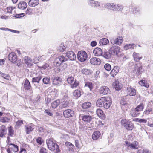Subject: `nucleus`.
<instances>
[{
  "label": "nucleus",
  "instance_id": "25",
  "mask_svg": "<svg viewBox=\"0 0 153 153\" xmlns=\"http://www.w3.org/2000/svg\"><path fill=\"white\" fill-rule=\"evenodd\" d=\"M6 129L5 126L3 125L1 126L0 130V137H3L6 134Z\"/></svg>",
  "mask_w": 153,
  "mask_h": 153
},
{
  "label": "nucleus",
  "instance_id": "8",
  "mask_svg": "<svg viewBox=\"0 0 153 153\" xmlns=\"http://www.w3.org/2000/svg\"><path fill=\"white\" fill-rule=\"evenodd\" d=\"M100 93L104 95L108 94L110 93L109 88L106 86H103L100 88Z\"/></svg>",
  "mask_w": 153,
  "mask_h": 153
},
{
  "label": "nucleus",
  "instance_id": "21",
  "mask_svg": "<svg viewBox=\"0 0 153 153\" xmlns=\"http://www.w3.org/2000/svg\"><path fill=\"white\" fill-rule=\"evenodd\" d=\"M63 115L65 117L68 118L73 115L74 111L70 110H67L64 111Z\"/></svg>",
  "mask_w": 153,
  "mask_h": 153
},
{
  "label": "nucleus",
  "instance_id": "60",
  "mask_svg": "<svg viewBox=\"0 0 153 153\" xmlns=\"http://www.w3.org/2000/svg\"><path fill=\"white\" fill-rule=\"evenodd\" d=\"M39 153H47L46 149L43 147L41 148L40 149Z\"/></svg>",
  "mask_w": 153,
  "mask_h": 153
},
{
  "label": "nucleus",
  "instance_id": "24",
  "mask_svg": "<svg viewBox=\"0 0 153 153\" xmlns=\"http://www.w3.org/2000/svg\"><path fill=\"white\" fill-rule=\"evenodd\" d=\"M62 79L60 77H55L53 79V84L55 85H60L61 83Z\"/></svg>",
  "mask_w": 153,
  "mask_h": 153
},
{
  "label": "nucleus",
  "instance_id": "40",
  "mask_svg": "<svg viewBox=\"0 0 153 153\" xmlns=\"http://www.w3.org/2000/svg\"><path fill=\"white\" fill-rule=\"evenodd\" d=\"M0 74L1 77L4 79L8 80L9 79L10 76L9 75L2 73L0 71Z\"/></svg>",
  "mask_w": 153,
  "mask_h": 153
},
{
  "label": "nucleus",
  "instance_id": "62",
  "mask_svg": "<svg viewBox=\"0 0 153 153\" xmlns=\"http://www.w3.org/2000/svg\"><path fill=\"white\" fill-rule=\"evenodd\" d=\"M45 114H47L49 116H52L53 114L51 112L49 111L48 110H46L45 111Z\"/></svg>",
  "mask_w": 153,
  "mask_h": 153
},
{
  "label": "nucleus",
  "instance_id": "14",
  "mask_svg": "<svg viewBox=\"0 0 153 153\" xmlns=\"http://www.w3.org/2000/svg\"><path fill=\"white\" fill-rule=\"evenodd\" d=\"M66 56L71 60L75 59L76 55L72 51H69L66 53Z\"/></svg>",
  "mask_w": 153,
  "mask_h": 153
},
{
  "label": "nucleus",
  "instance_id": "1",
  "mask_svg": "<svg viewBox=\"0 0 153 153\" xmlns=\"http://www.w3.org/2000/svg\"><path fill=\"white\" fill-rule=\"evenodd\" d=\"M46 144L49 149L55 153H58L60 151L59 146L54 142L51 139H48L46 140Z\"/></svg>",
  "mask_w": 153,
  "mask_h": 153
},
{
  "label": "nucleus",
  "instance_id": "18",
  "mask_svg": "<svg viewBox=\"0 0 153 153\" xmlns=\"http://www.w3.org/2000/svg\"><path fill=\"white\" fill-rule=\"evenodd\" d=\"M93 53L96 56H100L103 53L102 50L98 47L95 48L94 50Z\"/></svg>",
  "mask_w": 153,
  "mask_h": 153
},
{
  "label": "nucleus",
  "instance_id": "9",
  "mask_svg": "<svg viewBox=\"0 0 153 153\" xmlns=\"http://www.w3.org/2000/svg\"><path fill=\"white\" fill-rule=\"evenodd\" d=\"M109 50L112 54L117 55L120 52V47L118 46L114 45Z\"/></svg>",
  "mask_w": 153,
  "mask_h": 153
},
{
  "label": "nucleus",
  "instance_id": "20",
  "mask_svg": "<svg viewBox=\"0 0 153 153\" xmlns=\"http://www.w3.org/2000/svg\"><path fill=\"white\" fill-rule=\"evenodd\" d=\"M25 62L28 67H30L33 64V62L32 59L28 57H25L24 59Z\"/></svg>",
  "mask_w": 153,
  "mask_h": 153
},
{
  "label": "nucleus",
  "instance_id": "51",
  "mask_svg": "<svg viewBox=\"0 0 153 153\" xmlns=\"http://www.w3.org/2000/svg\"><path fill=\"white\" fill-rule=\"evenodd\" d=\"M152 108H147L144 112V114H149L150 112L152 111Z\"/></svg>",
  "mask_w": 153,
  "mask_h": 153
},
{
  "label": "nucleus",
  "instance_id": "45",
  "mask_svg": "<svg viewBox=\"0 0 153 153\" xmlns=\"http://www.w3.org/2000/svg\"><path fill=\"white\" fill-rule=\"evenodd\" d=\"M85 87H88L90 91H91L93 88L92 83L91 82H87L85 84Z\"/></svg>",
  "mask_w": 153,
  "mask_h": 153
},
{
  "label": "nucleus",
  "instance_id": "30",
  "mask_svg": "<svg viewBox=\"0 0 153 153\" xmlns=\"http://www.w3.org/2000/svg\"><path fill=\"white\" fill-rule=\"evenodd\" d=\"M27 3L25 2H21L18 4V8L21 10L25 9L27 7Z\"/></svg>",
  "mask_w": 153,
  "mask_h": 153
},
{
  "label": "nucleus",
  "instance_id": "48",
  "mask_svg": "<svg viewBox=\"0 0 153 153\" xmlns=\"http://www.w3.org/2000/svg\"><path fill=\"white\" fill-rule=\"evenodd\" d=\"M120 58L122 63H123L127 59L126 56L124 55H121Z\"/></svg>",
  "mask_w": 153,
  "mask_h": 153
},
{
  "label": "nucleus",
  "instance_id": "33",
  "mask_svg": "<svg viewBox=\"0 0 153 153\" xmlns=\"http://www.w3.org/2000/svg\"><path fill=\"white\" fill-rule=\"evenodd\" d=\"M24 88L26 90H29L31 87L30 83L28 80L26 79L24 83Z\"/></svg>",
  "mask_w": 153,
  "mask_h": 153
},
{
  "label": "nucleus",
  "instance_id": "59",
  "mask_svg": "<svg viewBox=\"0 0 153 153\" xmlns=\"http://www.w3.org/2000/svg\"><path fill=\"white\" fill-rule=\"evenodd\" d=\"M82 93V89H77V97H80Z\"/></svg>",
  "mask_w": 153,
  "mask_h": 153
},
{
  "label": "nucleus",
  "instance_id": "49",
  "mask_svg": "<svg viewBox=\"0 0 153 153\" xmlns=\"http://www.w3.org/2000/svg\"><path fill=\"white\" fill-rule=\"evenodd\" d=\"M143 106H137L135 108V111L137 112L141 111L143 110Z\"/></svg>",
  "mask_w": 153,
  "mask_h": 153
},
{
  "label": "nucleus",
  "instance_id": "28",
  "mask_svg": "<svg viewBox=\"0 0 153 153\" xmlns=\"http://www.w3.org/2000/svg\"><path fill=\"white\" fill-rule=\"evenodd\" d=\"M38 0H30L28 2L29 6L31 7H34L37 6L39 3Z\"/></svg>",
  "mask_w": 153,
  "mask_h": 153
},
{
  "label": "nucleus",
  "instance_id": "41",
  "mask_svg": "<svg viewBox=\"0 0 153 153\" xmlns=\"http://www.w3.org/2000/svg\"><path fill=\"white\" fill-rule=\"evenodd\" d=\"M10 120V119L7 117H1L0 118V121L1 122L3 123L8 122Z\"/></svg>",
  "mask_w": 153,
  "mask_h": 153
},
{
  "label": "nucleus",
  "instance_id": "46",
  "mask_svg": "<svg viewBox=\"0 0 153 153\" xmlns=\"http://www.w3.org/2000/svg\"><path fill=\"white\" fill-rule=\"evenodd\" d=\"M66 47L62 44H61L59 47L58 49L60 52L64 51L66 48Z\"/></svg>",
  "mask_w": 153,
  "mask_h": 153
},
{
  "label": "nucleus",
  "instance_id": "56",
  "mask_svg": "<svg viewBox=\"0 0 153 153\" xmlns=\"http://www.w3.org/2000/svg\"><path fill=\"white\" fill-rule=\"evenodd\" d=\"M14 134L13 131L11 128V126L9 128L8 135L10 136H12Z\"/></svg>",
  "mask_w": 153,
  "mask_h": 153
},
{
  "label": "nucleus",
  "instance_id": "38",
  "mask_svg": "<svg viewBox=\"0 0 153 153\" xmlns=\"http://www.w3.org/2000/svg\"><path fill=\"white\" fill-rule=\"evenodd\" d=\"M139 83L142 86H143L146 87H148L149 85L147 83V81L146 80H141L139 82Z\"/></svg>",
  "mask_w": 153,
  "mask_h": 153
},
{
  "label": "nucleus",
  "instance_id": "61",
  "mask_svg": "<svg viewBox=\"0 0 153 153\" xmlns=\"http://www.w3.org/2000/svg\"><path fill=\"white\" fill-rule=\"evenodd\" d=\"M97 42L95 41H92L90 43V45L92 47L95 46L97 45Z\"/></svg>",
  "mask_w": 153,
  "mask_h": 153
},
{
  "label": "nucleus",
  "instance_id": "22",
  "mask_svg": "<svg viewBox=\"0 0 153 153\" xmlns=\"http://www.w3.org/2000/svg\"><path fill=\"white\" fill-rule=\"evenodd\" d=\"M97 115L101 118L104 119L106 118V116L104 114L103 111L100 109H97L96 111Z\"/></svg>",
  "mask_w": 153,
  "mask_h": 153
},
{
  "label": "nucleus",
  "instance_id": "6",
  "mask_svg": "<svg viewBox=\"0 0 153 153\" xmlns=\"http://www.w3.org/2000/svg\"><path fill=\"white\" fill-rule=\"evenodd\" d=\"M110 42L112 44H116L119 45L123 42V38L122 36H119L116 38H112L110 40Z\"/></svg>",
  "mask_w": 153,
  "mask_h": 153
},
{
  "label": "nucleus",
  "instance_id": "42",
  "mask_svg": "<svg viewBox=\"0 0 153 153\" xmlns=\"http://www.w3.org/2000/svg\"><path fill=\"white\" fill-rule=\"evenodd\" d=\"M111 99L110 97L105 98V105H111L112 103Z\"/></svg>",
  "mask_w": 153,
  "mask_h": 153
},
{
  "label": "nucleus",
  "instance_id": "23",
  "mask_svg": "<svg viewBox=\"0 0 153 153\" xmlns=\"http://www.w3.org/2000/svg\"><path fill=\"white\" fill-rule=\"evenodd\" d=\"M101 136V133L99 131H95L94 132L92 136V139L94 140H98Z\"/></svg>",
  "mask_w": 153,
  "mask_h": 153
},
{
  "label": "nucleus",
  "instance_id": "4",
  "mask_svg": "<svg viewBox=\"0 0 153 153\" xmlns=\"http://www.w3.org/2000/svg\"><path fill=\"white\" fill-rule=\"evenodd\" d=\"M126 146L127 149H136L139 147V143L137 141H134L130 143L127 140L125 141Z\"/></svg>",
  "mask_w": 153,
  "mask_h": 153
},
{
  "label": "nucleus",
  "instance_id": "53",
  "mask_svg": "<svg viewBox=\"0 0 153 153\" xmlns=\"http://www.w3.org/2000/svg\"><path fill=\"white\" fill-rule=\"evenodd\" d=\"M60 62L58 59L56 58L54 62V65L56 66H58L62 63H60Z\"/></svg>",
  "mask_w": 153,
  "mask_h": 153
},
{
  "label": "nucleus",
  "instance_id": "5",
  "mask_svg": "<svg viewBox=\"0 0 153 153\" xmlns=\"http://www.w3.org/2000/svg\"><path fill=\"white\" fill-rule=\"evenodd\" d=\"M87 3L89 6L93 8H97L100 5L99 2L93 0H88Z\"/></svg>",
  "mask_w": 153,
  "mask_h": 153
},
{
  "label": "nucleus",
  "instance_id": "19",
  "mask_svg": "<svg viewBox=\"0 0 153 153\" xmlns=\"http://www.w3.org/2000/svg\"><path fill=\"white\" fill-rule=\"evenodd\" d=\"M132 56L134 60L136 62H139L142 58V56L140 53L136 52L133 53Z\"/></svg>",
  "mask_w": 153,
  "mask_h": 153
},
{
  "label": "nucleus",
  "instance_id": "52",
  "mask_svg": "<svg viewBox=\"0 0 153 153\" xmlns=\"http://www.w3.org/2000/svg\"><path fill=\"white\" fill-rule=\"evenodd\" d=\"M104 68L106 70L108 71H109L111 69V66L108 63L105 64L104 66Z\"/></svg>",
  "mask_w": 153,
  "mask_h": 153
},
{
  "label": "nucleus",
  "instance_id": "58",
  "mask_svg": "<svg viewBox=\"0 0 153 153\" xmlns=\"http://www.w3.org/2000/svg\"><path fill=\"white\" fill-rule=\"evenodd\" d=\"M120 104L121 105H126L127 103L125 99H122L120 102Z\"/></svg>",
  "mask_w": 153,
  "mask_h": 153
},
{
  "label": "nucleus",
  "instance_id": "36",
  "mask_svg": "<svg viewBox=\"0 0 153 153\" xmlns=\"http://www.w3.org/2000/svg\"><path fill=\"white\" fill-rule=\"evenodd\" d=\"M109 42V41L108 39L106 38H103L100 40L99 43L100 45H104L107 44Z\"/></svg>",
  "mask_w": 153,
  "mask_h": 153
},
{
  "label": "nucleus",
  "instance_id": "12",
  "mask_svg": "<svg viewBox=\"0 0 153 153\" xmlns=\"http://www.w3.org/2000/svg\"><path fill=\"white\" fill-rule=\"evenodd\" d=\"M90 62L91 64L98 65L100 64L101 61L99 58L97 57H93L90 59Z\"/></svg>",
  "mask_w": 153,
  "mask_h": 153
},
{
  "label": "nucleus",
  "instance_id": "13",
  "mask_svg": "<svg viewBox=\"0 0 153 153\" xmlns=\"http://www.w3.org/2000/svg\"><path fill=\"white\" fill-rule=\"evenodd\" d=\"M113 85L114 88L117 91L120 90L122 87L121 83L118 80L113 82Z\"/></svg>",
  "mask_w": 153,
  "mask_h": 153
},
{
  "label": "nucleus",
  "instance_id": "16",
  "mask_svg": "<svg viewBox=\"0 0 153 153\" xmlns=\"http://www.w3.org/2000/svg\"><path fill=\"white\" fill-rule=\"evenodd\" d=\"M102 56L107 59H110L112 57V53L109 50L108 51H105L102 53Z\"/></svg>",
  "mask_w": 153,
  "mask_h": 153
},
{
  "label": "nucleus",
  "instance_id": "64",
  "mask_svg": "<svg viewBox=\"0 0 153 153\" xmlns=\"http://www.w3.org/2000/svg\"><path fill=\"white\" fill-rule=\"evenodd\" d=\"M26 150L24 148H22L21 149V150L19 153H26Z\"/></svg>",
  "mask_w": 153,
  "mask_h": 153
},
{
  "label": "nucleus",
  "instance_id": "31",
  "mask_svg": "<svg viewBox=\"0 0 153 153\" xmlns=\"http://www.w3.org/2000/svg\"><path fill=\"white\" fill-rule=\"evenodd\" d=\"M68 104V102L65 101V103L60 102V100H57L55 101H54L52 103L51 105H64L65 104L66 105Z\"/></svg>",
  "mask_w": 153,
  "mask_h": 153
},
{
  "label": "nucleus",
  "instance_id": "10",
  "mask_svg": "<svg viewBox=\"0 0 153 153\" xmlns=\"http://www.w3.org/2000/svg\"><path fill=\"white\" fill-rule=\"evenodd\" d=\"M115 3H108L104 4V7L105 8L114 12H115Z\"/></svg>",
  "mask_w": 153,
  "mask_h": 153
},
{
  "label": "nucleus",
  "instance_id": "47",
  "mask_svg": "<svg viewBox=\"0 0 153 153\" xmlns=\"http://www.w3.org/2000/svg\"><path fill=\"white\" fill-rule=\"evenodd\" d=\"M43 82L45 84H48L50 81V78L48 77H46L43 79Z\"/></svg>",
  "mask_w": 153,
  "mask_h": 153
},
{
  "label": "nucleus",
  "instance_id": "35",
  "mask_svg": "<svg viewBox=\"0 0 153 153\" xmlns=\"http://www.w3.org/2000/svg\"><path fill=\"white\" fill-rule=\"evenodd\" d=\"M81 72L85 75H90L92 73V71L87 69H83L81 70Z\"/></svg>",
  "mask_w": 153,
  "mask_h": 153
},
{
  "label": "nucleus",
  "instance_id": "2",
  "mask_svg": "<svg viewBox=\"0 0 153 153\" xmlns=\"http://www.w3.org/2000/svg\"><path fill=\"white\" fill-rule=\"evenodd\" d=\"M121 125L128 130H132L134 128L133 123L131 121L126 119H123L121 121Z\"/></svg>",
  "mask_w": 153,
  "mask_h": 153
},
{
  "label": "nucleus",
  "instance_id": "17",
  "mask_svg": "<svg viewBox=\"0 0 153 153\" xmlns=\"http://www.w3.org/2000/svg\"><path fill=\"white\" fill-rule=\"evenodd\" d=\"M81 118L83 121L85 122H90L91 121L92 118L89 115H83L81 116Z\"/></svg>",
  "mask_w": 153,
  "mask_h": 153
},
{
  "label": "nucleus",
  "instance_id": "55",
  "mask_svg": "<svg viewBox=\"0 0 153 153\" xmlns=\"http://www.w3.org/2000/svg\"><path fill=\"white\" fill-rule=\"evenodd\" d=\"M49 66V65L47 63L43 65H39L38 67L40 68L45 69Z\"/></svg>",
  "mask_w": 153,
  "mask_h": 153
},
{
  "label": "nucleus",
  "instance_id": "43",
  "mask_svg": "<svg viewBox=\"0 0 153 153\" xmlns=\"http://www.w3.org/2000/svg\"><path fill=\"white\" fill-rule=\"evenodd\" d=\"M9 145L12 146V149H13V151L16 152L18 150V147L17 146L13 144H8Z\"/></svg>",
  "mask_w": 153,
  "mask_h": 153
},
{
  "label": "nucleus",
  "instance_id": "37",
  "mask_svg": "<svg viewBox=\"0 0 153 153\" xmlns=\"http://www.w3.org/2000/svg\"><path fill=\"white\" fill-rule=\"evenodd\" d=\"M140 9L138 7H134L133 10V13L134 15L140 14Z\"/></svg>",
  "mask_w": 153,
  "mask_h": 153
},
{
  "label": "nucleus",
  "instance_id": "39",
  "mask_svg": "<svg viewBox=\"0 0 153 153\" xmlns=\"http://www.w3.org/2000/svg\"><path fill=\"white\" fill-rule=\"evenodd\" d=\"M65 145L69 150L72 151L73 150L74 146L71 143L67 142L65 143Z\"/></svg>",
  "mask_w": 153,
  "mask_h": 153
},
{
  "label": "nucleus",
  "instance_id": "63",
  "mask_svg": "<svg viewBox=\"0 0 153 153\" xmlns=\"http://www.w3.org/2000/svg\"><path fill=\"white\" fill-rule=\"evenodd\" d=\"M128 27L130 28H133L134 27V25L131 23V22H129L128 23Z\"/></svg>",
  "mask_w": 153,
  "mask_h": 153
},
{
  "label": "nucleus",
  "instance_id": "50",
  "mask_svg": "<svg viewBox=\"0 0 153 153\" xmlns=\"http://www.w3.org/2000/svg\"><path fill=\"white\" fill-rule=\"evenodd\" d=\"M23 124L22 120H18L16 123V128H19Z\"/></svg>",
  "mask_w": 153,
  "mask_h": 153
},
{
  "label": "nucleus",
  "instance_id": "27",
  "mask_svg": "<svg viewBox=\"0 0 153 153\" xmlns=\"http://www.w3.org/2000/svg\"><path fill=\"white\" fill-rule=\"evenodd\" d=\"M26 133L27 134H29L34 129V125L31 124L26 126Z\"/></svg>",
  "mask_w": 153,
  "mask_h": 153
},
{
  "label": "nucleus",
  "instance_id": "15",
  "mask_svg": "<svg viewBox=\"0 0 153 153\" xmlns=\"http://www.w3.org/2000/svg\"><path fill=\"white\" fill-rule=\"evenodd\" d=\"M127 92L130 96H133L136 94V90L131 86L129 87L127 89Z\"/></svg>",
  "mask_w": 153,
  "mask_h": 153
},
{
  "label": "nucleus",
  "instance_id": "26",
  "mask_svg": "<svg viewBox=\"0 0 153 153\" xmlns=\"http://www.w3.org/2000/svg\"><path fill=\"white\" fill-rule=\"evenodd\" d=\"M105 97H101L97 100L96 105H105Z\"/></svg>",
  "mask_w": 153,
  "mask_h": 153
},
{
  "label": "nucleus",
  "instance_id": "44",
  "mask_svg": "<svg viewBox=\"0 0 153 153\" xmlns=\"http://www.w3.org/2000/svg\"><path fill=\"white\" fill-rule=\"evenodd\" d=\"M57 58L60 62L62 63L64 62H65L67 60V59L65 58L64 56H61Z\"/></svg>",
  "mask_w": 153,
  "mask_h": 153
},
{
  "label": "nucleus",
  "instance_id": "11",
  "mask_svg": "<svg viewBox=\"0 0 153 153\" xmlns=\"http://www.w3.org/2000/svg\"><path fill=\"white\" fill-rule=\"evenodd\" d=\"M42 73L40 72H38L36 74V76L33 77L32 78V82H37L39 83V81L42 78L41 75Z\"/></svg>",
  "mask_w": 153,
  "mask_h": 153
},
{
  "label": "nucleus",
  "instance_id": "54",
  "mask_svg": "<svg viewBox=\"0 0 153 153\" xmlns=\"http://www.w3.org/2000/svg\"><path fill=\"white\" fill-rule=\"evenodd\" d=\"M68 82L70 84L71 83L74 81V78L72 76H69L67 78Z\"/></svg>",
  "mask_w": 153,
  "mask_h": 153
},
{
  "label": "nucleus",
  "instance_id": "7",
  "mask_svg": "<svg viewBox=\"0 0 153 153\" xmlns=\"http://www.w3.org/2000/svg\"><path fill=\"white\" fill-rule=\"evenodd\" d=\"M8 59L12 63H15L16 62L17 56L14 52H11L9 54Z\"/></svg>",
  "mask_w": 153,
  "mask_h": 153
},
{
  "label": "nucleus",
  "instance_id": "34",
  "mask_svg": "<svg viewBox=\"0 0 153 153\" xmlns=\"http://www.w3.org/2000/svg\"><path fill=\"white\" fill-rule=\"evenodd\" d=\"M136 45L134 44H127L124 46V48L125 50H127L129 49H134Z\"/></svg>",
  "mask_w": 153,
  "mask_h": 153
},
{
  "label": "nucleus",
  "instance_id": "29",
  "mask_svg": "<svg viewBox=\"0 0 153 153\" xmlns=\"http://www.w3.org/2000/svg\"><path fill=\"white\" fill-rule=\"evenodd\" d=\"M119 68L118 66H115L114 68L111 70L110 74L111 76H115L118 72Z\"/></svg>",
  "mask_w": 153,
  "mask_h": 153
},
{
  "label": "nucleus",
  "instance_id": "32",
  "mask_svg": "<svg viewBox=\"0 0 153 153\" xmlns=\"http://www.w3.org/2000/svg\"><path fill=\"white\" fill-rule=\"evenodd\" d=\"M124 7L123 6L120 4H117L115 3V11L119 12L122 10Z\"/></svg>",
  "mask_w": 153,
  "mask_h": 153
},
{
  "label": "nucleus",
  "instance_id": "57",
  "mask_svg": "<svg viewBox=\"0 0 153 153\" xmlns=\"http://www.w3.org/2000/svg\"><path fill=\"white\" fill-rule=\"evenodd\" d=\"M36 142L39 145H41L43 142V140L41 137H39L36 139Z\"/></svg>",
  "mask_w": 153,
  "mask_h": 153
},
{
  "label": "nucleus",
  "instance_id": "3",
  "mask_svg": "<svg viewBox=\"0 0 153 153\" xmlns=\"http://www.w3.org/2000/svg\"><path fill=\"white\" fill-rule=\"evenodd\" d=\"M87 55L84 51H80L77 53V58L78 60L81 62L85 61L87 58Z\"/></svg>",
  "mask_w": 153,
  "mask_h": 153
}]
</instances>
